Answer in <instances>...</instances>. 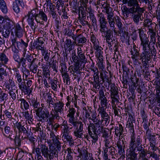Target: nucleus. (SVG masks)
Segmentation results:
<instances>
[{
  "label": "nucleus",
  "instance_id": "f257e3e1",
  "mask_svg": "<svg viewBox=\"0 0 160 160\" xmlns=\"http://www.w3.org/2000/svg\"><path fill=\"white\" fill-rule=\"evenodd\" d=\"M68 112L69 113L67 115L69 118L68 122L74 127L73 132L74 136L76 138H83V124L81 121H75L74 115L76 112V110L72 107H69Z\"/></svg>",
  "mask_w": 160,
  "mask_h": 160
},
{
  "label": "nucleus",
  "instance_id": "f03ea898",
  "mask_svg": "<svg viewBox=\"0 0 160 160\" xmlns=\"http://www.w3.org/2000/svg\"><path fill=\"white\" fill-rule=\"evenodd\" d=\"M100 121L94 122V123H90L88 126V132L89 135L92 139V142L95 143L98 139V134H100L104 128L101 125Z\"/></svg>",
  "mask_w": 160,
  "mask_h": 160
},
{
  "label": "nucleus",
  "instance_id": "7ed1b4c3",
  "mask_svg": "<svg viewBox=\"0 0 160 160\" xmlns=\"http://www.w3.org/2000/svg\"><path fill=\"white\" fill-rule=\"evenodd\" d=\"M145 40L141 43L140 45L142 47V50L144 52H142L140 56V60H142L144 66L148 65L149 62L150 61L151 53H150V48L148 41H145Z\"/></svg>",
  "mask_w": 160,
  "mask_h": 160
},
{
  "label": "nucleus",
  "instance_id": "20e7f679",
  "mask_svg": "<svg viewBox=\"0 0 160 160\" xmlns=\"http://www.w3.org/2000/svg\"><path fill=\"white\" fill-rule=\"evenodd\" d=\"M42 156L44 157L48 158L50 160H53L54 157L57 158V152H56L55 149L53 147H50L49 148L45 144L40 145Z\"/></svg>",
  "mask_w": 160,
  "mask_h": 160
},
{
  "label": "nucleus",
  "instance_id": "39448f33",
  "mask_svg": "<svg viewBox=\"0 0 160 160\" xmlns=\"http://www.w3.org/2000/svg\"><path fill=\"white\" fill-rule=\"evenodd\" d=\"M15 127L17 129L19 135H22V138L24 136V138H26L32 134L30 130L29 131L26 122H17L15 124Z\"/></svg>",
  "mask_w": 160,
  "mask_h": 160
},
{
  "label": "nucleus",
  "instance_id": "423d86ee",
  "mask_svg": "<svg viewBox=\"0 0 160 160\" xmlns=\"http://www.w3.org/2000/svg\"><path fill=\"white\" fill-rule=\"evenodd\" d=\"M102 36L105 38L106 42L107 43L108 46H113L115 45V39L112 38L113 36V31L109 29L108 28L106 29H103L100 30Z\"/></svg>",
  "mask_w": 160,
  "mask_h": 160
},
{
  "label": "nucleus",
  "instance_id": "0eeeda50",
  "mask_svg": "<svg viewBox=\"0 0 160 160\" xmlns=\"http://www.w3.org/2000/svg\"><path fill=\"white\" fill-rule=\"evenodd\" d=\"M77 54L74 51L72 53V58L74 62H78L80 63H85L87 62L85 53L82 51L81 48L77 49Z\"/></svg>",
  "mask_w": 160,
  "mask_h": 160
},
{
  "label": "nucleus",
  "instance_id": "6e6552de",
  "mask_svg": "<svg viewBox=\"0 0 160 160\" xmlns=\"http://www.w3.org/2000/svg\"><path fill=\"white\" fill-rule=\"evenodd\" d=\"M139 38L141 42V43H142L143 41L145 40H146L145 41H147V42L148 41V42H149L148 44L150 49V53H151V54H152V57L155 58L156 55V51L154 46L153 45L152 47L151 48H150V42L149 41L148 38L147 37V34L144 32V31L143 30L139 29Z\"/></svg>",
  "mask_w": 160,
  "mask_h": 160
},
{
  "label": "nucleus",
  "instance_id": "1a4fd4ad",
  "mask_svg": "<svg viewBox=\"0 0 160 160\" xmlns=\"http://www.w3.org/2000/svg\"><path fill=\"white\" fill-rule=\"evenodd\" d=\"M23 57L21 58L20 60V63L22 67L23 68H26L27 66L30 67V62H31V59L32 58L31 54L29 51L23 53Z\"/></svg>",
  "mask_w": 160,
  "mask_h": 160
},
{
  "label": "nucleus",
  "instance_id": "9d476101",
  "mask_svg": "<svg viewBox=\"0 0 160 160\" xmlns=\"http://www.w3.org/2000/svg\"><path fill=\"white\" fill-rule=\"evenodd\" d=\"M139 50L138 47L134 45L133 48L131 49L130 51L131 54L132 55L131 57L133 60V63L134 64H140L141 62L139 61L140 60V56L141 54L139 52Z\"/></svg>",
  "mask_w": 160,
  "mask_h": 160
},
{
  "label": "nucleus",
  "instance_id": "9b49d317",
  "mask_svg": "<svg viewBox=\"0 0 160 160\" xmlns=\"http://www.w3.org/2000/svg\"><path fill=\"white\" fill-rule=\"evenodd\" d=\"M142 142V139L140 136L138 135L136 139L134 136V133L131 134V141L129 148L136 149L138 146H139Z\"/></svg>",
  "mask_w": 160,
  "mask_h": 160
},
{
  "label": "nucleus",
  "instance_id": "f8f14e48",
  "mask_svg": "<svg viewBox=\"0 0 160 160\" xmlns=\"http://www.w3.org/2000/svg\"><path fill=\"white\" fill-rule=\"evenodd\" d=\"M62 138L65 139L67 141H71L72 139V136L70 135V131L68 127L67 124L63 123L61 126Z\"/></svg>",
  "mask_w": 160,
  "mask_h": 160
},
{
  "label": "nucleus",
  "instance_id": "ddd939ff",
  "mask_svg": "<svg viewBox=\"0 0 160 160\" xmlns=\"http://www.w3.org/2000/svg\"><path fill=\"white\" fill-rule=\"evenodd\" d=\"M104 88V87H102L101 88L99 92V99L100 100L101 106V107H100L99 108H106L108 102L106 97H105L106 95L104 94V90H105Z\"/></svg>",
  "mask_w": 160,
  "mask_h": 160
},
{
  "label": "nucleus",
  "instance_id": "4468645a",
  "mask_svg": "<svg viewBox=\"0 0 160 160\" xmlns=\"http://www.w3.org/2000/svg\"><path fill=\"white\" fill-rule=\"evenodd\" d=\"M144 10L142 8H137L135 10V12L133 13L132 15L133 18V20L137 24H138L141 20V16L142 13L144 12Z\"/></svg>",
  "mask_w": 160,
  "mask_h": 160
},
{
  "label": "nucleus",
  "instance_id": "2eb2a0df",
  "mask_svg": "<svg viewBox=\"0 0 160 160\" xmlns=\"http://www.w3.org/2000/svg\"><path fill=\"white\" fill-rule=\"evenodd\" d=\"M3 135L6 137L9 138L11 140H12L15 137V133L12 130H11L10 128L8 126H6L4 127V130L3 128H1Z\"/></svg>",
  "mask_w": 160,
  "mask_h": 160
},
{
  "label": "nucleus",
  "instance_id": "dca6fc26",
  "mask_svg": "<svg viewBox=\"0 0 160 160\" xmlns=\"http://www.w3.org/2000/svg\"><path fill=\"white\" fill-rule=\"evenodd\" d=\"M42 107H40L38 109L35 110L36 115L39 118L44 120L45 118H48L49 115L48 110L44 109L43 110Z\"/></svg>",
  "mask_w": 160,
  "mask_h": 160
},
{
  "label": "nucleus",
  "instance_id": "f3484780",
  "mask_svg": "<svg viewBox=\"0 0 160 160\" xmlns=\"http://www.w3.org/2000/svg\"><path fill=\"white\" fill-rule=\"evenodd\" d=\"M43 39L42 38H39L36 40L34 41L32 45H31L30 47L31 50L32 51L35 49H36L38 51L41 47L44 46V42L43 41Z\"/></svg>",
  "mask_w": 160,
  "mask_h": 160
},
{
  "label": "nucleus",
  "instance_id": "a211bd4d",
  "mask_svg": "<svg viewBox=\"0 0 160 160\" xmlns=\"http://www.w3.org/2000/svg\"><path fill=\"white\" fill-rule=\"evenodd\" d=\"M35 21L38 23L42 24L43 21L47 22V17L46 14L42 10H40L38 14L35 17Z\"/></svg>",
  "mask_w": 160,
  "mask_h": 160
},
{
  "label": "nucleus",
  "instance_id": "6ab92c4d",
  "mask_svg": "<svg viewBox=\"0 0 160 160\" xmlns=\"http://www.w3.org/2000/svg\"><path fill=\"white\" fill-rule=\"evenodd\" d=\"M136 149L129 148L127 151V160H137V154L135 152Z\"/></svg>",
  "mask_w": 160,
  "mask_h": 160
},
{
  "label": "nucleus",
  "instance_id": "aec40b11",
  "mask_svg": "<svg viewBox=\"0 0 160 160\" xmlns=\"http://www.w3.org/2000/svg\"><path fill=\"white\" fill-rule=\"evenodd\" d=\"M98 22H99L100 29V30L103 29H106L108 28L107 26V22L106 20L105 17L104 15L102 13L98 15Z\"/></svg>",
  "mask_w": 160,
  "mask_h": 160
},
{
  "label": "nucleus",
  "instance_id": "412c9836",
  "mask_svg": "<svg viewBox=\"0 0 160 160\" xmlns=\"http://www.w3.org/2000/svg\"><path fill=\"white\" fill-rule=\"evenodd\" d=\"M126 141L120 140L116 143L118 148V153L120 155H123L125 153L124 149L125 147Z\"/></svg>",
  "mask_w": 160,
  "mask_h": 160
},
{
  "label": "nucleus",
  "instance_id": "4be33fe9",
  "mask_svg": "<svg viewBox=\"0 0 160 160\" xmlns=\"http://www.w3.org/2000/svg\"><path fill=\"white\" fill-rule=\"evenodd\" d=\"M122 2L125 4L127 3L128 5L132 8H134L135 10L137 8H142L139 6L138 1L137 0H122Z\"/></svg>",
  "mask_w": 160,
  "mask_h": 160
},
{
  "label": "nucleus",
  "instance_id": "5701e85b",
  "mask_svg": "<svg viewBox=\"0 0 160 160\" xmlns=\"http://www.w3.org/2000/svg\"><path fill=\"white\" fill-rule=\"evenodd\" d=\"M131 117L132 118H129L128 122V123L126 125V128H128L130 132L132 133V134H133L134 133V124L135 123V120L132 116H131Z\"/></svg>",
  "mask_w": 160,
  "mask_h": 160
},
{
  "label": "nucleus",
  "instance_id": "b1692460",
  "mask_svg": "<svg viewBox=\"0 0 160 160\" xmlns=\"http://www.w3.org/2000/svg\"><path fill=\"white\" fill-rule=\"evenodd\" d=\"M24 32V29L23 27H21L18 23L17 24L15 28V33L16 37L19 38L22 37Z\"/></svg>",
  "mask_w": 160,
  "mask_h": 160
},
{
  "label": "nucleus",
  "instance_id": "393cba45",
  "mask_svg": "<svg viewBox=\"0 0 160 160\" xmlns=\"http://www.w3.org/2000/svg\"><path fill=\"white\" fill-rule=\"evenodd\" d=\"M64 106V104L61 101H58L56 102L53 106L54 111L59 112V113H61L63 110V107Z\"/></svg>",
  "mask_w": 160,
  "mask_h": 160
},
{
  "label": "nucleus",
  "instance_id": "a878e982",
  "mask_svg": "<svg viewBox=\"0 0 160 160\" xmlns=\"http://www.w3.org/2000/svg\"><path fill=\"white\" fill-rule=\"evenodd\" d=\"M100 77L102 79V81L103 82H104L105 81L109 83V79L108 77V72L104 70V69L100 70Z\"/></svg>",
  "mask_w": 160,
  "mask_h": 160
},
{
  "label": "nucleus",
  "instance_id": "bb28decb",
  "mask_svg": "<svg viewBox=\"0 0 160 160\" xmlns=\"http://www.w3.org/2000/svg\"><path fill=\"white\" fill-rule=\"evenodd\" d=\"M89 16H87V18H89L91 21V24L92 26L94 27H97L98 24L97 23V20L94 15L92 13L91 11L88 12Z\"/></svg>",
  "mask_w": 160,
  "mask_h": 160
},
{
  "label": "nucleus",
  "instance_id": "cd10ccee",
  "mask_svg": "<svg viewBox=\"0 0 160 160\" xmlns=\"http://www.w3.org/2000/svg\"><path fill=\"white\" fill-rule=\"evenodd\" d=\"M74 62V63L73 66L71 65L70 66L69 68H70L72 70L71 71V73L72 74H73L74 76H76V75H75V73H77V72L79 71L80 67L79 65L80 63L78 62Z\"/></svg>",
  "mask_w": 160,
  "mask_h": 160
},
{
  "label": "nucleus",
  "instance_id": "c85d7f7f",
  "mask_svg": "<svg viewBox=\"0 0 160 160\" xmlns=\"http://www.w3.org/2000/svg\"><path fill=\"white\" fill-rule=\"evenodd\" d=\"M28 40L27 42H25L22 39H19V42L20 43V46H17V48L18 49H20L22 48H23V53L25 51V52H27V49L26 48L28 47Z\"/></svg>",
  "mask_w": 160,
  "mask_h": 160
},
{
  "label": "nucleus",
  "instance_id": "c756f323",
  "mask_svg": "<svg viewBox=\"0 0 160 160\" xmlns=\"http://www.w3.org/2000/svg\"><path fill=\"white\" fill-rule=\"evenodd\" d=\"M149 31L148 33H149V35H150L151 38V41L150 42V43L152 42L153 44H155L156 43V32L152 28H149Z\"/></svg>",
  "mask_w": 160,
  "mask_h": 160
},
{
  "label": "nucleus",
  "instance_id": "7c9ffc66",
  "mask_svg": "<svg viewBox=\"0 0 160 160\" xmlns=\"http://www.w3.org/2000/svg\"><path fill=\"white\" fill-rule=\"evenodd\" d=\"M9 61L8 58L4 53H0V61L3 66L7 64Z\"/></svg>",
  "mask_w": 160,
  "mask_h": 160
},
{
  "label": "nucleus",
  "instance_id": "2f4dec72",
  "mask_svg": "<svg viewBox=\"0 0 160 160\" xmlns=\"http://www.w3.org/2000/svg\"><path fill=\"white\" fill-rule=\"evenodd\" d=\"M123 132V127L121 124H119L118 126L115 127V134L117 137L119 135V136L122 135Z\"/></svg>",
  "mask_w": 160,
  "mask_h": 160
},
{
  "label": "nucleus",
  "instance_id": "473e14b6",
  "mask_svg": "<svg viewBox=\"0 0 160 160\" xmlns=\"http://www.w3.org/2000/svg\"><path fill=\"white\" fill-rule=\"evenodd\" d=\"M4 25L3 28L8 29H11L12 28H13V23L9 19H5L4 22Z\"/></svg>",
  "mask_w": 160,
  "mask_h": 160
},
{
  "label": "nucleus",
  "instance_id": "72a5a7b5",
  "mask_svg": "<svg viewBox=\"0 0 160 160\" xmlns=\"http://www.w3.org/2000/svg\"><path fill=\"white\" fill-rule=\"evenodd\" d=\"M31 106H32L34 110L36 109H38L40 108V103L39 102H38L37 99L35 98H32L31 100Z\"/></svg>",
  "mask_w": 160,
  "mask_h": 160
},
{
  "label": "nucleus",
  "instance_id": "f704fd0d",
  "mask_svg": "<svg viewBox=\"0 0 160 160\" xmlns=\"http://www.w3.org/2000/svg\"><path fill=\"white\" fill-rule=\"evenodd\" d=\"M27 18V20L29 25L34 23L35 17L27 14L23 18L22 22H23L24 19Z\"/></svg>",
  "mask_w": 160,
  "mask_h": 160
},
{
  "label": "nucleus",
  "instance_id": "c9c22d12",
  "mask_svg": "<svg viewBox=\"0 0 160 160\" xmlns=\"http://www.w3.org/2000/svg\"><path fill=\"white\" fill-rule=\"evenodd\" d=\"M50 70L48 67H45L43 68L42 73L43 78H48V79H49L50 78Z\"/></svg>",
  "mask_w": 160,
  "mask_h": 160
},
{
  "label": "nucleus",
  "instance_id": "e433bc0d",
  "mask_svg": "<svg viewBox=\"0 0 160 160\" xmlns=\"http://www.w3.org/2000/svg\"><path fill=\"white\" fill-rule=\"evenodd\" d=\"M8 73L6 69L3 68H0V81H3L4 77L7 76Z\"/></svg>",
  "mask_w": 160,
  "mask_h": 160
},
{
  "label": "nucleus",
  "instance_id": "4c0bfd02",
  "mask_svg": "<svg viewBox=\"0 0 160 160\" xmlns=\"http://www.w3.org/2000/svg\"><path fill=\"white\" fill-rule=\"evenodd\" d=\"M146 135L147 138L149 139L150 143H156V138L155 136L154 135H152L151 132H146Z\"/></svg>",
  "mask_w": 160,
  "mask_h": 160
},
{
  "label": "nucleus",
  "instance_id": "58836bf2",
  "mask_svg": "<svg viewBox=\"0 0 160 160\" xmlns=\"http://www.w3.org/2000/svg\"><path fill=\"white\" fill-rule=\"evenodd\" d=\"M52 94L49 93L48 95V98L46 100L48 104V107H52L56 102H54L55 100L52 97Z\"/></svg>",
  "mask_w": 160,
  "mask_h": 160
},
{
  "label": "nucleus",
  "instance_id": "ea45409f",
  "mask_svg": "<svg viewBox=\"0 0 160 160\" xmlns=\"http://www.w3.org/2000/svg\"><path fill=\"white\" fill-rule=\"evenodd\" d=\"M0 32L4 37L8 38L9 37L10 33V30L3 28L1 29Z\"/></svg>",
  "mask_w": 160,
  "mask_h": 160
},
{
  "label": "nucleus",
  "instance_id": "a19ab883",
  "mask_svg": "<svg viewBox=\"0 0 160 160\" xmlns=\"http://www.w3.org/2000/svg\"><path fill=\"white\" fill-rule=\"evenodd\" d=\"M0 8L2 12L6 13L8 12L6 3L4 0H1L0 1Z\"/></svg>",
  "mask_w": 160,
  "mask_h": 160
},
{
  "label": "nucleus",
  "instance_id": "79ce46f5",
  "mask_svg": "<svg viewBox=\"0 0 160 160\" xmlns=\"http://www.w3.org/2000/svg\"><path fill=\"white\" fill-rule=\"evenodd\" d=\"M106 109L105 108H99L98 109L99 113L101 115L102 119L109 117L106 112Z\"/></svg>",
  "mask_w": 160,
  "mask_h": 160
},
{
  "label": "nucleus",
  "instance_id": "37998d69",
  "mask_svg": "<svg viewBox=\"0 0 160 160\" xmlns=\"http://www.w3.org/2000/svg\"><path fill=\"white\" fill-rule=\"evenodd\" d=\"M22 113L23 116L24 117L25 119H28V122H29V120L31 121V122H33V119L32 118L33 116L32 114H29L28 111L23 112Z\"/></svg>",
  "mask_w": 160,
  "mask_h": 160
},
{
  "label": "nucleus",
  "instance_id": "c03bdc74",
  "mask_svg": "<svg viewBox=\"0 0 160 160\" xmlns=\"http://www.w3.org/2000/svg\"><path fill=\"white\" fill-rule=\"evenodd\" d=\"M18 101L21 102V106L22 104H23L24 109L26 110H27L29 108L30 106L28 103L24 98H20L18 100Z\"/></svg>",
  "mask_w": 160,
  "mask_h": 160
},
{
  "label": "nucleus",
  "instance_id": "a18cd8bd",
  "mask_svg": "<svg viewBox=\"0 0 160 160\" xmlns=\"http://www.w3.org/2000/svg\"><path fill=\"white\" fill-rule=\"evenodd\" d=\"M15 92L18 93V90H15L14 89H13L12 88H11V89L9 91H8V93L13 100H15L16 98Z\"/></svg>",
  "mask_w": 160,
  "mask_h": 160
},
{
  "label": "nucleus",
  "instance_id": "49530a36",
  "mask_svg": "<svg viewBox=\"0 0 160 160\" xmlns=\"http://www.w3.org/2000/svg\"><path fill=\"white\" fill-rule=\"evenodd\" d=\"M114 86L115 84H112L111 86V88L110 90L111 92L110 96L115 95L116 96L117 95H118V88L117 87H115Z\"/></svg>",
  "mask_w": 160,
  "mask_h": 160
},
{
  "label": "nucleus",
  "instance_id": "de8ad7c7",
  "mask_svg": "<svg viewBox=\"0 0 160 160\" xmlns=\"http://www.w3.org/2000/svg\"><path fill=\"white\" fill-rule=\"evenodd\" d=\"M87 39L82 34L78 35L77 42L79 44H83L86 42Z\"/></svg>",
  "mask_w": 160,
  "mask_h": 160
},
{
  "label": "nucleus",
  "instance_id": "09e8293b",
  "mask_svg": "<svg viewBox=\"0 0 160 160\" xmlns=\"http://www.w3.org/2000/svg\"><path fill=\"white\" fill-rule=\"evenodd\" d=\"M93 47L94 49L96 50L95 53H96V55L102 54L103 53L102 51L103 49L101 47L99 46L97 44L94 45Z\"/></svg>",
  "mask_w": 160,
  "mask_h": 160
},
{
  "label": "nucleus",
  "instance_id": "8fccbe9b",
  "mask_svg": "<svg viewBox=\"0 0 160 160\" xmlns=\"http://www.w3.org/2000/svg\"><path fill=\"white\" fill-rule=\"evenodd\" d=\"M52 88L55 91H57V81L56 80L53 79L50 81V82Z\"/></svg>",
  "mask_w": 160,
  "mask_h": 160
},
{
  "label": "nucleus",
  "instance_id": "3c124183",
  "mask_svg": "<svg viewBox=\"0 0 160 160\" xmlns=\"http://www.w3.org/2000/svg\"><path fill=\"white\" fill-rule=\"evenodd\" d=\"M111 98L112 99V106H115L116 105L115 103H117L119 102V96L117 95V96H110Z\"/></svg>",
  "mask_w": 160,
  "mask_h": 160
},
{
  "label": "nucleus",
  "instance_id": "603ef678",
  "mask_svg": "<svg viewBox=\"0 0 160 160\" xmlns=\"http://www.w3.org/2000/svg\"><path fill=\"white\" fill-rule=\"evenodd\" d=\"M109 26L110 27V29L112 31L113 30L114 32L116 33V28L115 26V22L114 20L109 21L108 22Z\"/></svg>",
  "mask_w": 160,
  "mask_h": 160
},
{
  "label": "nucleus",
  "instance_id": "864d4df0",
  "mask_svg": "<svg viewBox=\"0 0 160 160\" xmlns=\"http://www.w3.org/2000/svg\"><path fill=\"white\" fill-rule=\"evenodd\" d=\"M135 9L134 8H130L128 9H127L123 12V13L125 14L127 17H128L130 13L133 14L135 12Z\"/></svg>",
  "mask_w": 160,
  "mask_h": 160
},
{
  "label": "nucleus",
  "instance_id": "5fc2aeb1",
  "mask_svg": "<svg viewBox=\"0 0 160 160\" xmlns=\"http://www.w3.org/2000/svg\"><path fill=\"white\" fill-rule=\"evenodd\" d=\"M39 11L37 8H35L32 9L31 11L29 12L27 14L33 16L35 18V17L37 15L39 12Z\"/></svg>",
  "mask_w": 160,
  "mask_h": 160
},
{
  "label": "nucleus",
  "instance_id": "6e6d98bb",
  "mask_svg": "<svg viewBox=\"0 0 160 160\" xmlns=\"http://www.w3.org/2000/svg\"><path fill=\"white\" fill-rule=\"evenodd\" d=\"M20 6L19 5L13 2L12 9L14 12L17 14H18L20 12Z\"/></svg>",
  "mask_w": 160,
  "mask_h": 160
},
{
  "label": "nucleus",
  "instance_id": "4d7b16f0",
  "mask_svg": "<svg viewBox=\"0 0 160 160\" xmlns=\"http://www.w3.org/2000/svg\"><path fill=\"white\" fill-rule=\"evenodd\" d=\"M54 146H51V147H53L55 149L56 152H57L58 157V151H60L61 148V143H53Z\"/></svg>",
  "mask_w": 160,
  "mask_h": 160
},
{
  "label": "nucleus",
  "instance_id": "13d9d810",
  "mask_svg": "<svg viewBox=\"0 0 160 160\" xmlns=\"http://www.w3.org/2000/svg\"><path fill=\"white\" fill-rule=\"evenodd\" d=\"M14 75L15 76L16 79L18 82V83L21 82L22 80L21 76L18 71H15Z\"/></svg>",
  "mask_w": 160,
  "mask_h": 160
},
{
  "label": "nucleus",
  "instance_id": "bf43d9fd",
  "mask_svg": "<svg viewBox=\"0 0 160 160\" xmlns=\"http://www.w3.org/2000/svg\"><path fill=\"white\" fill-rule=\"evenodd\" d=\"M109 130H107L106 129L104 128L103 129L101 132L102 133V137L104 139L109 138Z\"/></svg>",
  "mask_w": 160,
  "mask_h": 160
},
{
  "label": "nucleus",
  "instance_id": "052dcab7",
  "mask_svg": "<svg viewBox=\"0 0 160 160\" xmlns=\"http://www.w3.org/2000/svg\"><path fill=\"white\" fill-rule=\"evenodd\" d=\"M112 108L114 110V113L115 115L119 116L121 114V109L117 108L116 107V105L115 106H112Z\"/></svg>",
  "mask_w": 160,
  "mask_h": 160
},
{
  "label": "nucleus",
  "instance_id": "680f3d73",
  "mask_svg": "<svg viewBox=\"0 0 160 160\" xmlns=\"http://www.w3.org/2000/svg\"><path fill=\"white\" fill-rule=\"evenodd\" d=\"M91 113V118L90 119L92 120L94 122H97L98 121H100V120L97 118V113L95 111H92Z\"/></svg>",
  "mask_w": 160,
  "mask_h": 160
},
{
  "label": "nucleus",
  "instance_id": "e2e57ef3",
  "mask_svg": "<svg viewBox=\"0 0 160 160\" xmlns=\"http://www.w3.org/2000/svg\"><path fill=\"white\" fill-rule=\"evenodd\" d=\"M144 122L143 125V127L146 130V132L150 133L151 131L149 130V126H150V123L147 120H145Z\"/></svg>",
  "mask_w": 160,
  "mask_h": 160
},
{
  "label": "nucleus",
  "instance_id": "0e129e2a",
  "mask_svg": "<svg viewBox=\"0 0 160 160\" xmlns=\"http://www.w3.org/2000/svg\"><path fill=\"white\" fill-rule=\"evenodd\" d=\"M33 151L36 152L37 156H38L41 157V155H42V152L41 148H35V147H33Z\"/></svg>",
  "mask_w": 160,
  "mask_h": 160
},
{
  "label": "nucleus",
  "instance_id": "69168bd1",
  "mask_svg": "<svg viewBox=\"0 0 160 160\" xmlns=\"http://www.w3.org/2000/svg\"><path fill=\"white\" fill-rule=\"evenodd\" d=\"M25 153L23 151L21 150V151H19L17 155V159L18 160H23L22 159L23 157L24 156Z\"/></svg>",
  "mask_w": 160,
  "mask_h": 160
},
{
  "label": "nucleus",
  "instance_id": "338daca9",
  "mask_svg": "<svg viewBox=\"0 0 160 160\" xmlns=\"http://www.w3.org/2000/svg\"><path fill=\"white\" fill-rule=\"evenodd\" d=\"M19 39L17 37L11 39L12 45L15 46V43H16L17 47L20 46V43L19 42Z\"/></svg>",
  "mask_w": 160,
  "mask_h": 160
},
{
  "label": "nucleus",
  "instance_id": "774afa93",
  "mask_svg": "<svg viewBox=\"0 0 160 160\" xmlns=\"http://www.w3.org/2000/svg\"><path fill=\"white\" fill-rule=\"evenodd\" d=\"M140 152L139 153V158L140 159H142L144 158H146V156L147 155L146 152V150L144 149L142 151H140Z\"/></svg>",
  "mask_w": 160,
  "mask_h": 160
}]
</instances>
